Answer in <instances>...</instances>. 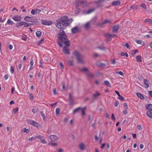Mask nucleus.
I'll return each instance as SVG.
<instances>
[{
    "label": "nucleus",
    "instance_id": "f257e3e1",
    "mask_svg": "<svg viewBox=\"0 0 152 152\" xmlns=\"http://www.w3.org/2000/svg\"><path fill=\"white\" fill-rule=\"evenodd\" d=\"M64 27L69 26L72 21V19H68L66 16H64L61 18Z\"/></svg>",
    "mask_w": 152,
    "mask_h": 152
},
{
    "label": "nucleus",
    "instance_id": "f03ea898",
    "mask_svg": "<svg viewBox=\"0 0 152 152\" xmlns=\"http://www.w3.org/2000/svg\"><path fill=\"white\" fill-rule=\"evenodd\" d=\"M57 42L58 45L61 47H63L62 43H64L65 45V46H66V47L70 45V42L69 40H67V38L66 39H63L61 40L58 41Z\"/></svg>",
    "mask_w": 152,
    "mask_h": 152
},
{
    "label": "nucleus",
    "instance_id": "7ed1b4c3",
    "mask_svg": "<svg viewBox=\"0 0 152 152\" xmlns=\"http://www.w3.org/2000/svg\"><path fill=\"white\" fill-rule=\"evenodd\" d=\"M73 54L77 58L78 63L82 64L84 63V61L81 59V58L82 57V56L77 51H75V52L73 53Z\"/></svg>",
    "mask_w": 152,
    "mask_h": 152
},
{
    "label": "nucleus",
    "instance_id": "20e7f679",
    "mask_svg": "<svg viewBox=\"0 0 152 152\" xmlns=\"http://www.w3.org/2000/svg\"><path fill=\"white\" fill-rule=\"evenodd\" d=\"M58 41L61 40L63 39H66L67 38V37L64 31L61 29L60 30L59 33L58 34Z\"/></svg>",
    "mask_w": 152,
    "mask_h": 152
},
{
    "label": "nucleus",
    "instance_id": "39448f33",
    "mask_svg": "<svg viewBox=\"0 0 152 152\" xmlns=\"http://www.w3.org/2000/svg\"><path fill=\"white\" fill-rule=\"evenodd\" d=\"M56 26L59 28L62 29L65 28V27H64V26H62V23L61 18L57 20Z\"/></svg>",
    "mask_w": 152,
    "mask_h": 152
},
{
    "label": "nucleus",
    "instance_id": "423d86ee",
    "mask_svg": "<svg viewBox=\"0 0 152 152\" xmlns=\"http://www.w3.org/2000/svg\"><path fill=\"white\" fill-rule=\"evenodd\" d=\"M41 23L42 24L45 25L50 26L52 24L53 22L50 20H42Z\"/></svg>",
    "mask_w": 152,
    "mask_h": 152
},
{
    "label": "nucleus",
    "instance_id": "0eeeda50",
    "mask_svg": "<svg viewBox=\"0 0 152 152\" xmlns=\"http://www.w3.org/2000/svg\"><path fill=\"white\" fill-rule=\"evenodd\" d=\"M49 138L52 142L56 141L58 139V137L55 135H51L49 136Z\"/></svg>",
    "mask_w": 152,
    "mask_h": 152
},
{
    "label": "nucleus",
    "instance_id": "6e6552de",
    "mask_svg": "<svg viewBox=\"0 0 152 152\" xmlns=\"http://www.w3.org/2000/svg\"><path fill=\"white\" fill-rule=\"evenodd\" d=\"M12 19L15 21H20L22 19V17L20 15H17L14 16Z\"/></svg>",
    "mask_w": 152,
    "mask_h": 152
},
{
    "label": "nucleus",
    "instance_id": "1a4fd4ad",
    "mask_svg": "<svg viewBox=\"0 0 152 152\" xmlns=\"http://www.w3.org/2000/svg\"><path fill=\"white\" fill-rule=\"evenodd\" d=\"M105 36L107 38V40L108 41H110L111 40V39L114 37H116L117 36L115 34H111L109 33L106 34Z\"/></svg>",
    "mask_w": 152,
    "mask_h": 152
},
{
    "label": "nucleus",
    "instance_id": "9d476101",
    "mask_svg": "<svg viewBox=\"0 0 152 152\" xmlns=\"http://www.w3.org/2000/svg\"><path fill=\"white\" fill-rule=\"evenodd\" d=\"M29 122L31 124L36 127H37L39 125V123L34 121L30 120Z\"/></svg>",
    "mask_w": 152,
    "mask_h": 152
},
{
    "label": "nucleus",
    "instance_id": "9b49d317",
    "mask_svg": "<svg viewBox=\"0 0 152 152\" xmlns=\"http://www.w3.org/2000/svg\"><path fill=\"white\" fill-rule=\"evenodd\" d=\"M41 11V10L39 9H37L35 10H31V13L33 15H34L39 13Z\"/></svg>",
    "mask_w": 152,
    "mask_h": 152
},
{
    "label": "nucleus",
    "instance_id": "f8f14e48",
    "mask_svg": "<svg viewBox=\"0 0 152 152\" xmlns=\"http://www.w3.org/2000/svg\"><path fill=\"white\" fill-rule=\"evenodd\" d=\"M78 147L81 151H83L85 149L86 147L84 143H81L79 145Z\"/></svg>",
    "mask_w": 152,
    "mask_h": 152
},
{
    "label": "nucleus",
    "instance_id": "ddd939ff",
    "mask_svg": "<svg viewBox=\"0 0 152 152\" xmlns=\"http://www.w3.org/2000/svg\"><path fill=\"white\" fill-rule=\"evenodd\" d=\"M63 52L67 54H69L70 53L69 50L67 48L66 46H64L63 48Z\"/></svg>",
    "mask_w": 152,
    "mask_h": 152
},
{
    "label": "nucleus",
    "instance_id": "4468645a",
    "mask_svg": "<svg viewBox=\"0 0 152 152\" xmlns=\"http://www.w3.org/2000/svg\"><path fill=\"white\" fill-rule=\"evenodd\" d=\"M146 115L151 118H152V110H147Z\"/></svg>",
    "mask_w": 152,
    "mask_h": 152
},
{
    "label": "nucleus",
    "instance_id": "2eb2a0df",
    "mask_svg": "<svg viewBox=\"0 0 152 152\" xmlns=\"http://www.w3.org/2000/svg\"><path fill=\"white\" fill-rule=\"evenodd\" d=\"M121 4L119 1L118 0L116 1H113L112 3V5L113 6H116L120 5Z\"/></svg>",
    "mask_w": 152,
    "mask_h": 152
},
{
    "label": "nucleus",
    "instance_id": "dca6fc26",
    "mask_svg": "<svg viewBox=\"0 0 152 152\" xmlns=\"http://www.w3.org/2000/svg\"><path fill=\"white\" fill-rule=\"evenodd\" d=\"M119 26L118 25H115L113 28V32L114 33L116 32L118 30Z\"/></svg>",
    "mask_w": 152,
    "mask_h": 152
},
{
    "label": "nucleus",
    "instance_id": "f3484780",
    "mask_svg": "<svg viewBox=\"0 0 152 152\" xmlns=\"http://www.w3.org/2000/svg\"><path fill=\"white\" fill-rule=\"evenodd\" d=\"M110 22V20H105L104 21L102 22L101 23H99V25L100 26H102L104 24H106L107 23H109Z\"/></svg>",
    "mask_w": 152,
    "mask_h": 152
},
{
    "label": "nucleus",
    "instance_id": "a211bd4d",
    "mask_svg": "<svg viewBox=\"0 0 152 152\" xmlns=\"http://www.w3.org/2000/svg\"><path fill=\"white\" fill-rule=\"evenodd\" d=\"M25 23L23 21H20L18 23H16V26L18 28L20 26L24 25V24Z\"/></svg>",
    "mask_w": 152,
    "mask_h": 152
},
{
    "label": "nucleus",
    "instance_id": "6ab92c4d",
    "mask_svg": "<svg viewBox=\"0 0 152 152\" xmlns=\"http://www.w3.org/2000/svg\"><path fill=\"white\" fill-rule=\"evenodd\" d=\"M78 28L77 27H75L72 28L71 29V31L72 34H74L78 31Z\"/></svg>",
    "mask_w": 152,
    "mask_h": 152
},
{
    "label": "nucleus",
    "instance_id": "aec40b11",
    "mask_svg": "<svg viewBox=\"0 0 152 152\" xmlns=\"http://www.w3.org/2000/svg\"><path fill=\"white\" fill-rule=\"evenodd\" d=\"M100 94L97 91H96L95 93L93 95V96L94 98V99H96L98 97L100 96Z\"/></svg>",
    "mask_w": 152,
    "mask_h": 152
},
{
    "label": "nucleus",
    "instance_id": "412c9836",
    "mask_svg": "<svg viewBox=\"0 0 152 152\" xmlns=\"http://www.w3.org/2000/svg\"><path fill=\"white\" fill-rule=\"evenodd\" d=\"M144 83L145 84V87L146 88H148V87L149 86V84L148 83H149L148 81L146 79H145L144 80Z\"/></svg>",
    "mask_w": 152,
    "mask_h": 152
},
{
    "label": "nucleus",
    "instance_id": "4be33fe9",
    "mask_svg": "<svg viewBox=\"0 0 152 152\" xmlns=\"http://www.w3.org/2000/svg\"><path fill=\"white\" fill-rule=\"evenodd\" d=\"M146 110H152V105L151 104H148L146 105Z\"/></svg>",
    "mask_w": 152,
    "mask_h": 152
},
{
    "label": "nucleus",
    "instance_id": "5701e85b",
    "mask_svg": "<svg viewBox=\"0 0 152 152\" xmlns=\"http://www.w3.org/2000/svg\"><path fill=\"white\" fill-rule=\"evenodd\" d=\"M137 96H138L142 100L144 99V97L140 93H136V94Z\"/></svg>",
    "mask_w": 152,
    "mask_h": 152
},
{
    "label": "nucleus",
    "instance_id": "b1692460",
    "mask_svg": "<svg viewBox=\"0 0 152 152\" xmlns=\"http://www.w3.org/2000/svg\"><path fill=\"white\" fill-rule=\"evenodd\" d=\"M136 60L138 62H142L141 56H137L136 57Z\"/></svg>",
    "mask_w": 152,
    "mask_h": 152
},
{
    "label": "nucleus",
    "instance_id": "393cba45",
    "mask_svg": "<svg viewBox=\"0 0 152 152\" xmlns=\"http://www.w3.org/2000/svg\"><path fill=\"white\" fill-rule=\"evenodd\" d=\"M30 22L35 23L36 22L37 20V19L35 17H30Z\"/></svg>",
    "mask_w": 152,
    "mask_h": 152
},
{
    "label": "nucleus",
    "instance_id": "a878e982",
    "mask_svg": "<svg viewBox=\"0 0 152 152\" xmlns=\"http://www.w3.org/2000/svg\"><path fill=\"white\" fill-rule=\"evenodd\" d=\"M81 109V107H79L75 109L73 111V114L75 113H76L78 112L79 110Z\"/></svg>",
    "mask_w": 152,
    "mask_h": 152
},
{
    "label": "nucleus",
    "instance_id": "bb28decb",
    "mask_svg": "<svg viewBox=\"0 0 152 152\" xmlns=\"http://www.w3.org/2000/svg\"><path fill=\"white\" fill-rule=\"evenodd\" d=\"M135 42L136 43H137V44H140V45H143L144 43V42L143 41L141 40H138L137 39H136L135 40Z\"/></svg>",
    "mask_w": 152,
    "mask_h": 152
},
{
    "label": "nucleus",
    "instance_id": "cd10ccee",
    "mask_svg": "<svg viewBox=\"0 0 152 152\" xmlns=\"http://www.w3.org/2000/svg\"><path fill=\"white\" fill-rule=\"evenodd\" d=\"M7 23L9 25H12L14 24V23L10 19H8L7 20Z\"/></svg>",
    "mask_w": 152,
    "mask_h": 152
},
{
    "label": "nucleus",
    "instance_id": "c85d7f7f",
    "mask_svg": "<svg viewBox=\"0 0 152 152\" xmlns=\"http://www.w3.org/2000/svg\"><path fill=\"white\" fill-rule=\"evenodd\" d=\"M86 107H84L81 108L82 112V115L83 116H84L85 115V111L86 110Z\"/></svg>",
    "mask_w": 152,
    "mask_h": 152
},
{
    "label": "nucleus",
    "instance_id": "c756f323",
    "mask_svg": "<svg viewBox=\"0 0 152 152\" xmlns=\"http://www.w3.org/2000/svg\"><path fill=\"white\" fill-rule=\"evenodd\" d=\"M87 75L90 77L93 78H94V75H93L89 71L88 72L86 73Z\"/></svg>",
    "mask_w": 152,
    "mask_h": 152
},
{
    "label": "nucleus",
    "instance_id": "7c9ffc66",
    "mask_svg": "<svg viewBox=\"0 0 152 152\" xmlns=\"http://www.w3.org/2000/svg\"><path fill=\"white\" fill-rule=\"evenodd\" d=\"M42 33L39 31H38L36 32V34L37 37L39 38L41 35Z\"/></svg>",
    "mask_w": 152,
    "mask_h": 152
},
{
    "label": "nucleus",
    "instance_id": "2f4dec72",
    "mask_svg": "<svg viewBox=\"0 0 152 152\" xmlns=\"http://www.w3.org/2000/svg\"><path fill=\"white\" fill-rule=\"evenodd\" d=\"M80 70L82 72H86V74L89 71L88 69L86 68H81L80 69Z\"/></svg>",
    "mask_w": 152,
    "mask_h": 152
},
{
    "label": "nucleus",
    "instance_id": "473e14b6",
    "mask_svg": "<svg viewBox=\"0 0 152 152\" xmlns=\"http://www.w3.org/2000/svg\"><path fill=\"white\" fill-rule=\"evenodd\" d=\"M90 22L87 23L85 25V28L86 29H88L90 26Z\"/></svg>",
    "mask_w": 152,
    "mask_h": 152
},
{
    "label": "nucleus",
    "instance_id": "72a5a7b5",
    "mask_svg": "<svg viewBox=\"0 0 152 152\" xmlns=\"http://www.w3.org/2000/svg\"><path fill=\"white\" fill-rule=\"evenodd\" d=\"M104 84L107 87H111L110 83L108 81H104Z\"/></svg>",
    "mask_w": 152,
    "mask_h": 152
},
{
    "label": "nucleus",
    "instance_id": "f704fd0d",
    "mask_svg": "<svg viewBox=\"0 0 152 152\" xmlns=\"http://www.w3.org/2000/svg\"><path fill=\"white\" fill-rule=\"evenodd\" d=\"M44 137L42 136V135H39L37 136H36L35 137V138H34V139H35L36 138H38V139H39L41 140L44 139Z\"/></svg>",
    "mask_w": 152,
    "mask_h": 152
},
{
    "label": "nucleus",
    "instance_id": "c9c22d12",
    "mask_svg": "<svg viewBox=\"0 0 152 152\" xmlns=\"http://www.w3.org/2000/svg\"><path fill=\"white\" fill-rule=\"evenodd\" d=\"M30 17H29L28 16H26L24 20L26 22H30Z\"/></svg>",
    "mask_w": 152,
    "mask_h": 152
},
{
    "label": "nucleus",
    "instance_id": "e433bc0d",
    "mask_svg": "<svg viewBox=\"0 0 152 152\" xmlns=\"http://www.w3.org/2000/svg\"><path fill=\"white\" fill-rule=\"evenodd\" d=\"M95 10V9L94 8L90 9L87 12V14L91 13L94 12Z\"/></svg>",
    "mask_w": 152,
    "mask_h": 152
},
{
    "label": "nucleus",
    "instance_id": "4c0bfd02",
    "mask_svg": "<svg viewBox=\"0 0 152 152\" xmlns=\"http://www.w3.org/2000/svg\"><path fill=\"white\" fill-rule=\"evenodd\" d=\"M140 6L142 7L144 10H146L147 8L145 4L144 3H142L140 5Z\"/></svg>",
    "mask_w": 152,
    "mask_h": 152
},
{
    "label": "nucleus",
    "instance_id": "58836bf2",
    "mask_svg": "<svg viewBox=\"0 0 152 152\" xmlns=\"http://www.w3.org/2000/svg\"><path fill=\"white\" fill-rule=\"evenodd\" d=\"M132 56H133L136 53L138 52V50L137 49L135 50H133L132 51Z\"/></svg>",
    "mask_w": 152,
    "mask_h": 152
},
{
    "label": "nucleus",
    "instance_id": "ea45409f",
    "mask_svg": "<svg viewBox=\"0 0 152 152\" xmlns=\"http://www.w3.org/2000/svg\"><path fill=\"white\" fill-rule=\"evenodd\" d=\"M69 64L71 66H74L73 61H72L69 60L68 61Z\"/></svg>",
    "mask_w": 152,
    "mask_h": 152
},
{
    "label": "nucleus",
    "instance_id": "a19ab883",
    "mask_svg": "<svg viewBox=\"0 0 152 152\" xmlns=\"http://www.w3.org/2000/svg\"><path fill=\"white\" fill-rule=\"evenodd\" d=\"M23 132L26 133H28L29 131L28 129H26V128H24L22 130Z\"/></svg>",
    "mask_w": 152,
    "mask_h": 152
},
{
    "label": "nucleus",
    "instance_id": "79ce46f5",
    "mask_svg": "<svg viewBox=\"0 0 152 152\" xmlns=\"http://www.w3.org/2000/svg\"><path fill=\"white\" fill-rule=\"evenodd\" d=\"M138 6H132L131 7V8L133 10H137L138 9Z\"/></svg>",
    "mask_w": 152,
    "mask_h": 152
},
{
    "label": "nucleus",
    "instance_id": "37998d69",
    "mask_svg": "<svg viewBox=\"0 0 152 152\" xmlns=\"http://www.w3.org/2000/svg\"><path fill=\"white\" fill-rule=\"evenodd\" d=\"M24 26L25 27H26L29 26L31 25V24H29L28 23H26V22H24Z\"/></svg>",
    "mask_w": 152,
    "mask_h": 152
},
{
    "label": "nucleus",
    "instance_id": "c03bdc74",
    "mask_svg": "<svg viewBox=\"0 0 152 152\" xmlns=\"http://www.w3.org/2000/svg\"><path fill=\"white\" fill-rule=\"evenodd\" d=\"M151 20L150 19H146L145 20V23H151Z\"/></svg>",
    "mask_w": 152,
    "mask_h": 152
},
{
    "label": "nucleus",
    "instance_id": "a18cd8bd",
    "mask_svg": "<svg viewBox=\"0 0 152 152\" xmlns=\"http://www.w3.org/2000/svg\"><path fill=\"white\" fill-rule=\"evenodd\" d=\"M44 40V39L42 38L40 40L38 41L37 42L38 45H40L41 44L42 42H43Z\"/></svg>",
    "mask_w": 152,
    "mask_h": 152
},
{
    "label": "nucleus",
    "instance_id": "49530a36",
    "mask_svg": "<svg viewBox=\"0 0 152 152\" xmlns=\"http://www.w3.org/2000/svg\"><path fill=\"white\" fill-rule=\"evenodd\" d=\"M10 71L12 74H13L14 72V68L12 66H11L10 67Z\"/></svg>",
    "mask_w": 152,
    "mask_h": 152
},
{
    "label": "nucleus",
    "instance_id": "de8ad7c7",
    "mask_svg": "<svg viewBox=\"0 0 152 152\" xmlns=\"http://www.w3.org/2000/svg\"><path fill=\"white\" fill-rule=\"evenodd\" d=\"M40 113H41V115H42V118L43 119V120H45V117H46V116H45V115L44 114L43 111H41V112Z\"/></svg>",
    "mask_w": 152,
    "mask_h": 152
},
{
    "label": "nucleus",
    "instance_id": "09e8293b",
    "mask_svg": "<svg viewBox=\"0 0 152 152\" xmlns=\"http://www.w3.org/2000/svg\"><path fill=\"white\" fill-rule=\"evenodd\" d=\"M115 73L116 74H119L121 76H124V74L123 73L122 71H119L116 72Z\"/></svg>",
    "mask_w": 152,
    "mask_h": 152
},
{
    "label": "nucleus",
    "instance_id": "8fccbe9b",
    "mask_svg": "<svg viewBox=\"0 0 152 152\" xmlns=\"http://www.w3.org/2000/svg\"><path fill=\"white\" fill-rule=\"evenodd\" d=\"M60 109L59 108H56V113L57 115H58L60 112Z\"/></svg>",
    "mask_w": 152,
    "mask_h": 152
},
{
    "label": "nucleus",
    "instance_id": "3c124183",
    "mask_svg": "<svg viewBox=\"0 0 152 152\" xmlns=\"http://www.w3.org/2000/svg\"><path fill=\"white\" fill-rule=\"evenodd\" d=\"M106 64H105L101 63L100 64L99 66L101 68H104L105 67Z\"/></svg>",
    "mask_w": 152,
    "mask_h": 152
},
{
    "label": "nucleus",
    "instance_id": "603ef678",
    "mask_svg": "<svg viewBox=\"0 0 152 152\" xmlns=\"http://www.w3.org/2000/svg\"><path fill=\"white\" fill-rule=\"evenodd\" d=\"M69 102L70 105L72 104L74 102V99L72 98L69 99Z\"/></svg>",
    "mask_w": 152,
    "mask_h": 152
},
{
    "label": "nucleus",
    "instance_id": "864d4df0",
    "mask_svg": "<svg viewBox=\"0 0 152 152\" xmlns=\"http://www.w3.org/2000/svg\"><path fill=\"white\" fill-rule=\"evenodd\" d=\"M30 65H31V67H32L34 64L33 60V59L32 58H31V60L30 62Z\"/></svg>",
    "mask_w": 152,
    "mask_h": 152
},
{
    "label": "nucleus",
    "instance_id": "5fc2aeb1",
    "mask_svg": "<svg viewBox=\"0 0 152 152\" xmlns=\"http://www.w3.org/2000/svg\"><path fill=\"white\" fill-rule=\"evenodd\" d=\"M118 99L120 100L121 101L124 100V98L123 97V96H121V95H120V96H119L118 97Z\"/></svg>",
    "mask_w": 152,
    "mask_h": 152
},
{
    "label": "nucleus",
    "instance_id": "6e6d98bb",
    "mask_svg": "<svg viewBox=\"0 0 152 152\" xmlns=\"http://www.w3.org/2000/svg\"><path fill=\"white\" fill-rule=\"evenodd\" d=\"M38 110V109L37 108H34L32 109V112L34 113H36Z\"/></svg>",
    "mask_w": 152,
    "mask_h": 152
},
{
    "label": "nucleus",
    "instance_id": "4d7b16f0",
    "mask_svg": "<svg viewBox=\"0 0 152 152\" xmlns=\"http://www.w3.org/2000/svg\"><path fill=\"white\" fill-rule=\"evenodd\" d=\"M18 108L17 107H16L14 109L13 111L14 112V113H15L18 111Z\"/></svg>",
    "mask_w": 152,
    "mask_h": 152
},
{
    "label": "nucleus",
    "instance_id": "13d9d810",
    "mask_svg": "<svg viewBox=\"0 0 152 152\" xmlns=\"http://www.w3.org/2000/svg\"><path fill=\"white\" fill-rule=\"evenodd\" d=\"M137 128L139 130H141L142 129L141 125H138L137 126Z\"/></svg>",
    "mask_w": 152,
    "mask_h": 152
},
{
    "label": "nucleus",
    "instance_id": "bf43d9fd",
    "mask_svg": "<svg viewBox=\"0 0 152 152\" xmlns=\"http://www.w3.org/2000/svg\"><path fill=\"white\" fill-rule=\"evenodd\" d=\"M119 102L118 101H115V106L116 107L118 106L119 104Z\"/></svg>",
    "mask_w": 152,
    "mask_h": 152
},
{
    "label": "nucleus",
    "instance_id": "052dcab7",
    "mask_svg": "<svg viewBox=\"0 0 152 152\" xmlns=\"http://www.w3.org/2000/svg\"><path fill=\"white\" fill-rule=\"evenodd\" d=\"M124 106L126 107V108L127 109H128V107L127 104L126 103H124Z\"/></svg>",
    "mask_w": 152,
    "mask_h": 152
},
{
    "label": "nucleus",
    "instance_id": "680f3d73",
    "mask_svg": "<svg viewBox=\"0 0 152 152\" xmlns=\"http://www.w3.org/2000/svg\"><path fill=\"white\" fill-rule=\"evenodd\" d=\"M111 118L113 120H115V118L114 117V114L112 113L111 115Z\"/></svg>",
    "mask_w": 152,
    "mask_h": 152
},
{
    "label": "nucleus",
    "instance_id": "e2e57ef3",
    "mask_svg": "<svg viewBox=\"0 0 152 152\" xmlns=\"http://www.w3.org/2000/svg\"><path fill=\"white\" fill-rule=\"evenodd\" d=\"M42 143L44 144H45L47 143V142L43 139L41 140Z\"/></svg>",
    "mask_w": 152,
    "mask_h": 152
},
{
    "label": "nucleus",
    "instance_id": "0e129e2a",
    "mask_svg": "<svg viewBox=\"0 0 152 152\" xmlns=\"http://www.w3.org/2000/svg\"><path fill=\"white\" fill-rule=\"evenodd\" d=\"M116 63L114 59H112L111 61V63L113 64H115Z\"/></svg>",
    "mask_w": 152,
    "mask_h": 152
},
{
    "label": "nucleus",
    "instance_id": "69168bd1",
    "mask_svg": "<svg viewBox=\"0 0 152 152\" xmlns=\"http://www.w3.org/2000/svg\"><path fill=\"white\" fill-rule=\"evenodd\" d=\"M9 77V75L8 74H6L4 76V79L5 80H7Z\"/></svg>",
    "mask_w": 152,
    "mask_h": 152
},
{
    "label": "nucleus",
    "instance_id": "338daca9",
    "mask_svg": "<svg viewBox=\"0 0 152 152\" xmlns=\"http://www.w3.org/2000/svg\"><path fill=\"white\" fill-rule=\"evenodd\" d=\"M123 113L124 115H126L127 113V111L126 110V109H125L123 111Z\"/></svg>",
    "mask_w": 152,
    "mask_h": 152
},
{
    "label": "nucleus",
    "instance_id": "774afa93",
    "mask_svg": "<svg viewBox=\"0 0 152 152\" xmlns=\"http://www.w3.org/2000/svg\"><path fill=\"white\" fill-rule=\"evenodd\" d=\"M96 18H93L91 20V22H94V23H95L96 21Z\"/></svg>",
    "mask_w": 152,
    "mask_h": 152
}]
</instances>
